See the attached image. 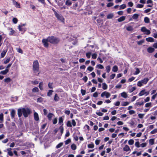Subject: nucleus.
<instances>
[{"mask_svg": "<svg viewBox=\"0 0 157 157\" xmlns=\"http://www.w3.org/2000/svg\"><path fill=\"white\" fill-rule=\"evenodd\" d=\"M59 41V40L58 38L54 36H48L47 39H44L42 40L44 46L46 47L48 46V42L53 44H56Z\"/></svg>", "mask_w": 157, "mask_h": 157, "instance_id": "nucleus-1", "label": "nucleus"}, {"mask_svg": "<svg viewBox=\"0 0 157 157\" xmlns=\"http://www.w3.org/2000/svg\"><path fill=\"white\" fill-rule=\"evenodd\" d=\"M31 112V110L28 108L19 109L17 110V114L18 117H20L23 113L24 117H26Z\"/></svg>", "mask_w": 157, "mask_h": 157, "instance_id": "nucleus-2", "label": "nucleus"}, {"mask_svg": "<svg viewBox=\"0 0 157 157\" xmlns=\"http://www.w3.org/2000/svg\"><path fill=\"white\" fill-rule=\"evenodd\" d=\"M33 71L34 73H37L39 71V65L37 60L34 61L33 65Z\"/></svg>", "mask_w": 157, "mask_h": 157, "instance_id": "nucleus-3", "label": "nucleus"}, {"mask_svg": "<svg viewBox=\"0 0 157 157\" xmlns=\"http://www.w3.org/2000/svg\"><path fill=\"white\" fill-rule=\"evenodd\" d=\"M54 12V14L56 17L57 18V19L60 21L62 22L63 23H64L65 19L63 16L60 13H58L54 9H52Z\"/></svg>", "mask_w": 157, "mask_h": 157, "instance_id": "nucleus-4", "label": "nucleus"}, {"mask_svg": "<svg viewBox=\"0 0 157 157\" xmlns=\"http://www.w3.org/2000/svg\"><path fill=\"white\" fill-rule=\"evenodd\" d=\"M141 31L144 33V34L149 35L151 33L150 31L147 29L145 27H142L141 29Z\"/></svg>", "mask_w": 157, "mask_h": 157, "instance_id": "nucleus-5", "label": "nucleus"}, {"mask_svg": "<svg viewBox=\"0 0 157 157\" xmlns=\"http://www.w3.org/2000/svg\"><path fill=\"white\" fill-rule=\"evenodd\" d=\"M110 95V93L106 91L103 92L101 94V97L102 98H103L105 96L106 98H109Z\"/></svg>", "mask_w": 157, "mask_h": 157, "instance_id": "nucleus-6", "label": "nucleus"}, {"mask_svg": "<svg viewBox=\"0 0 157 157\" xmlns=\"http://www.w3.org/2000/svg\"><path fill=\"white\" fill-rule=\"evenodd\" d=\"M149 93L148 92H146L145 90H141L139 94V95L140 96H141L143 95L144 94H145V96H146L148 95Z\"/></svg>", "mask_w": 157, "mask_h": 157, "instance_id": "nucleus-7", "label": "nucleus"}, {"mask_svg": "<svg viewBox=\"0 0 157 157\" xmlns=\"http://www.w3.org/2000/svg\"><path fill=\"white\" fill-rule=\"evenodd\" d=\"M9 32V35L10 36H12L15 33V31L12 28H9L8 29Z\"/></svg>", "mask_w": 157, "mask_h": 157, "instance_id": "nucleus-8", "label": "nucleus"}, {"mask_svg": "<svg viewBox=\"0 0 157 157\" xmlns=\"http://www.w3.org/2000/svg\"><path fill=\"white\" fill-rule=\"evenodd\" d=\"M13 4L15 6L16 8H20V5L15 0H12Z\"/></svg>", "mask_w": 157, "mask_h": 157, "instance_id": "nucleus-9", "label": "nucleus"}, {"mask_svg": "<svg viewBox=\"0 0 157 157\" xmlns=\"http://www.w3.org/2000/svg\"><path fill=\"white\" fill-rule=\"evenodd\" d=\"M123 150L124 151L126 152L130 151L131 150L129 146L127 145H126L123 148Z\"/></svg>", "mask_w": 157, "mask_h": 157, "instance_id": "nucleus-10", "label": "nucleus"}, {"mask_svg": "<svg viewBox=\"0 0 157 157\" xmlns=\"http://www.w3.org/2000/svg\"><path fill=\"white\" fill-rule=\"evenodd\" d=\"M34 119L35 121H38L39 120V118L38 114L37 113H36V112H35L34 113Z\"/></svg>", "mask_w": 157, "mask_h": 157, "instance_id": "nucleus-11", "label": "nucleus"}, {"mask_svg": "<svg viewBox=\"0 0 157 157\" xmlns=\"http://www.w3.org/2000/svg\"><path fill=\"white\" fill-rule=\"evenodd\" d=\"M155 50V49L152 47H149L147 49V51L149 53L153 52Z\"/></svg>", "mask_w": 157, "mask_h": 157, "instance_id": "nucleus-12", "label": "nucleus"}, {"mask_svg": "<svg viewBox=\"0 0 157 157\" xmlns=\"http://www.w3.org/2000/svg\"><path fill=\"white\" fill-rule=\"evenodd\" d=\"M9 72L8 69H6L5 70L1 71L0 72V74L3 75H6Z\"/></svg>", "mask_w": 157, "mask_h": 157, "instance_id": "nucleus-13", "label": "nucleus"}, {"mask_svg": "<svg viewBox=\"0 0 157 157\" xmlns=\"http://www.w3.org/2000/svg\"><path fill=\"white\" fill-rule=\"evenodd\" d=\"M146 40L147 42H153L154 41V39L153 38L151 37H149L146 39Z\"/></svg>", "mask_w": 157, "mask_h": 157, "instance_id": "nucleus-14", "label": "nucleus"}, {"mask_svg": "<svg viewBox=\"0 0 157 157\" xmlns=\"http://www.w3.org/2000/svg\"><path fill=\"white\" fill-rule=\"evenodd\" d=\"M15 111L13 109H12L11 112V116L12 118H14L15 115Z\"/></svg>", "mask_w": 157, "mask_h": 157, "instance_id": "nucleus-15", "label": "nucleus"}, {"mask_svg": "<svg viewBox=\"0 0 157 157\" xmlns=\"http://www.w3.org/2000/svg\"><path fill=\"white\" fill-rule=\"evenodd\" d=\"M125 17L123 16L119 18H118L117 19V21L118 22H120L124 21L125 20Z\"/></svg>", "mask_w": 157, "mask_h": 157, "instance_id": "nucleus-16", "label": "nucleus"}, {"mask_svg": "<svg viewBox=\"0 0 157 157\" xmlns=\"http://www.w3.org/2000/svg\"><path fill=\"white\" fill-rule=\"evenodd\" d=\"M139 16V14L135 13L132 16V18L134 20H136L138 19Z\"/></svg>", "mask_w": 157, "mask_h": 157, "instance_id": "nucleus-17", "label": "nucleus"}, {"mask_svg": "<svg viewBox=\"0 0 157 157\" xmlns=\"http://www.w3.org/2000/svg\"><path fill=\"white\" fill-rule=\"evenodd\" d=\"M149 80L148 78H146L144 79L143 80H141V81L143 84H146Z\"/></svg>", "mask_w": 157, "mask_h": 157, "instance_id": "nucleus-18", "label": "nucleus"}, {"mask_svg": "<svg viewBox=\"0 0 157 157\" xmlns=\"http://www.w3.org/2000/svg\"><path fill=\"white\" fill-rule=\"evenodd\" d=\"M144 21L145 23H148L150 22V19L147 17H145L144 18Z\"/></svg>", "mask_w": 157, "mask_h": 157, "instance_id": "nucleus-19", "label": "nucleus"}, {"mask_svg": "<svg viewBox=\"0 0 157 157\" xmlns=\"http://www.w3.org/2000/svg\"><path fill=\"white\" fill-rule=\"evenodd\" d=\"M102 88L104 90H106L108 88V86L105 83H103L102 84Z\"/></svg>", "mask_w": 157, "mask_h": 157, "instance_id": "nucleus-20", "label": "nucleus"}, {"mask_svg": "<svg viewBox=\"0 0 157 157\" xmlns=\"http://www.w3.org/2000/svg\"><path fill=\"white\" fill-rule=\"evenodd\" d=\"M121 96L124 98H126L128 95L126 92H124L121 93Z\"/></svg>", "mask_w": 157, "mask_h": 157, "instance_id": "nucleus-21", "label": "nucleus"}, {"mask_svg": "<svg viewBox=\"0 0 157 157\" xmlns=\"http://www.w3.org/2000/svg\"><path fill=\"white\" fill-rule=\"evenodd\" d=\"M59 98L58 96V95L57 94H56L55 95L54 100L56 101H57L59 100Z\"/></svg>", "mask_w": 157, "mask_h": 157, "instance_id": "nucleus-22", "label": "nucleus"}, {"mask_svg": "<svg viewBox=\"0 0 157 157\" xmlns=\"http://www.w3.org/2000/svg\"><path fill=\"white\" fill-rule=\"evenodd\" d=\"M54 115L52 113H49L48 115V117L49 120H51L52 118L54 116Z\"/></svg>", "mask_w": 157, "mask_h": 157, "instance_id": "nucleus-23", "label": "nucleus"}, {"mask_svg": "<svg viewBox=\"0 0 157 157\" xmlns=\"http://www.w3.org/2000/svg\"><path fill=\"white\" fill-rule=\"evenodd\" d=\"M7 51V50H4L1 53V56L2 58H3L5 56L6 53Z\"/></svg>", "mask_w": 157, "mask_h": 157, "instance_id": "nucleus-24", "label": "nucleus"}, {"mask_svg": "<svg viewBox=\"0 0 157 157\" xmlns=\"http://www.w3.org/2000/svg\"><path fill=\"white\" fill-rule=\"evenodd\" d=\"M65 4L66 5L70 6L72 4V2L70 0H67Z\"/></svg>", "mask_w": 157, "mask_h": 157, "instance_id": "nucleus-25", "label": "nucleus"}, {"mask_svg": "<svg viewBox=\"0 0 157 157\" xmlns=\"http://www.w3.org/2000/svg\"><path fill=\"white\" fill-rule=\"evenodd\" d=\"M3 121V114L2 113L0 114V123H2Z\"/></svg>", "mask_w": 157, "mask_h": 157, "instance_id": "nucleus-26", "label": "nucleus"}, {"mask_svg": "<svg viewBox=\"0 0 157 157\" xmlns=\"http://www.w3.org/2000/svg\"><path fill=\"white\" fill-rule=\"evenodd\" d=\"M118 70V68L117 66H114L112 68V71L114 72H116Z\"/></svg>", "mask_w": 157, "mask_h": 157, "instance_id": "nucleus-27", "label": "nucleus"}, {"mask_svg": "<svg viewBox=\"0 0 157 157\" xmlns=\"http://www.w3.org/2000/svg\"><path fill=\"white\" fill-rule=\"evenodd\" d=\"M18 29L20 31H25V29L24 28H23V27H22L21 26H18Z\"/></svg>", "mask_w": 157, "mask_h": 157, "instance_id": "nucleus-28", "label": "nucleus"}, {"mask_svg": "<svg viewBox=\"0 0 157 157\" xmlns=\"http://www.w3.org/2000/svg\"><path fill=\"white\" fill-rule=\"evenodd\" d=\"M53 91L52 90H49L47 93V96L48 97H51L52 95V92Z\"/></svg>", "mask_w": 157, "mask_h": 157, "instance_id": "nucleus-29", "label": "nucleus"}, {"mask_svg": "<svg viewBox=\"0 0 157 157\" xmlns=\"http://www.w3.org/2000/svg\"><path fill=\"white\" fill-rule=\"evenodd\" d=\"M71 149L73 150H75V149H76V148H77V147H76V145L74 144H72L71 145Z\"/></svg>", "mask_w": 157, "mask_h": 157, "instance_id": "nucleus-30", "label": "nucleus"}, {"mask_svg": "<svg viewBox=\"0 0 157 157\" xmlns=\"http://www.w3.org/2000/svg\"><path fill=\"white\" fill-rule=\"evenodd\" d=\"M106 70L107 72L109 73L111 70L110 67L109 65L105 67Z\"/></svg>", "mask_w": 157, "mask_h": 157, "instance_id": "nucleus-31", "label": "nucleus"}, {"mask_svg": "<svg viewBox=\"0 0 157 157\" xmlns=\"http://www.w3.org/2000/svg\"><path fill=\"white\" fill-rule=\"evenodd\" d=\"M63 119L62 117H60L59 120V123L60 124H62V125H63Z\"/></svg>", "mask_w": 157, "mask_h": 157, "instance_id": "nucleus-32", "label": "nucleus"}, {"mask_svg": "<svg viewBox=\"0 0 157 157\" xmlns=\"http://www.w3.org/2000/svg\"><path fill=\"white\" fill-rule=\"evenodd\" d=\"M126 7L125 4H123L120 6L119 10H122L125 9Z\"/></svg>", "mask_w": 157, "mask_h": 157, "instance_id": "nucleus-33", "label": "nucleus"}, {"mask_svg": "<svg viewBox=\"0 0 157 157\" xmlns=\"http://www.w3.org/2000/svg\"><path fill=\"white\" fill-rule=\"evenodd\" d=\"M145 42V40H140V41L137 42V44L139 45H140L144 43Z\"/></svg>", "mask_w": 157, "mask_h": 157, "instance_id": "nucleus-34", "label": "nucleus"}, {"mask_svg": "<svg viewBox=\"0 0 157 157\" xmlns=\"http://www.w3.org/2000/svg\"><path fill=\"white\" fill-rule=\"evenodd\" d=\"M152 104L151 102L147 103L145 105V106L146 107H151L152 106Z\"/></svg>", "mask_w": 157, "mask_h": 157, "instance_id": "nucleus-35", "label": "nucleus"}, {"mask_svg": "<svg viewBox=\"0 0 157 157\" xmlns=\"http://www.w3.org/2000/svg\"><path fill=\"white\" fill-rule=\"evenodd\" d=\"M67 125L68 127H72L71 122L70 121H68L67 123Z\"/></svg>", "mask_w": 157, "mask_h": 157, "instance_id": "nucleus-36", "label": "nucleus"}, {"mask_svg": "<svg viewBox=\"0 0 157 157\" xmlns=\"http://www.w3.org/2000/svg\"><path fill=\"white\" fill-rule=\"evenodd\" d=\"M134 141L132 139H131L128 141V144L130 145H132L133 144Z\"/></svg>", "mask_w": 157, "mask_h": 157, "instance_id": "nucleus-37", "label": "nucleus"}, {"mask_svg": "<svg viewBox=\"0 0 157 157\" xmlns=\"http://www.w3.org/2000/svg\"><path fill=\"white\" fill-rule=\"evenodd\" d=\"M113 17V13H111L108 14L107 16V18L108 19H111Z\"/></svg>", "mask_w": 157, "mask_h": 157, "instance_id": "nucleus-38", "label": "nucleus"}, {"mask_svg": "<svg viewBox=\"0 0 157 157\" xmlns=\"http://www.w3.org/2000/svg\"><path fill=\"white\" fill-rule=\"evenodd\" d=\"M43 83L42 82H40L39 85V87L40 89V90H43Z\"/></svg>", "mask_w": 157, "mask_h": 157, "instance_id": "nucleus-39", "label": "nucleus"}, {"mask_svg": "<svg viewBox=\"0 0 157 157\" xmlns=\"http://www.w3.org/2000/svg\"><path fill=\"white\" fill-rule=\"evenodd\" d=\"M39 91V89L37 87H34L32 90V91L33 92H38Z\"/></svg>", "mask_w": 157, "mask_h": 157, "instance_id": "nucleus-40", "label": "nucleus"}, {"mask_svg": "<svg viewBox=\"0 0 157 157\" xmlns=\"http://www.w3.org/2000/svg\"><path fill=\"white\" fill-rule=\"evenodd\" d=\"M129 104V102L126 101V102H122V105L123 106H126L128 105Z\"/></svg>", "mask_w": 157, "mask_h": 157, "instance_id": "nucleus-41", "label": "nucleus"}, {"mask_svg": "<svg viewBox=\"0 0 157 157\" xmlns=\"http://www.w3.org/2000/svg\"><path fill=\"white\" fill-rule=\"evenodd\" d=\"M4 82H9L11 81V79L10 78L8 77L4 80Z\"/></svg>", "mask_w": 157, "mask_h": 157, "instance_id": "nucleus-42", "label": "nucleus"}, {"mask_svg": "<svg viewBox=\"0 0 157 157\" xmlns=\"http://www.w3.org/2000/svg\"><path fill=\"white\" fill-rule=\"evenodd\" d=\"M63 143H60L59 144L56 146V148H60L63 145Z\"/></svg>", "mask_w": 157, "mask_h": 157, "instance_id": "nucleus-43", "label": "nucleus"}, {"mask_svg": "<svg viewBox=\"0 0 157 157\" xmlns=\"http://www.w3.org/2000/svg\"><path fill=\"white\" fill-rule=\"evenodd\" d=\"M136 71L135 73L134 74V75H137L140 72V71L139 70V69L138 68H136Z\"/></svg>", "mask_w": 157, "mask_h": 157, "instance_id": "nucleus-44", "label": "nucleus"}, {"mask_svg": "<svg viewBox=\"0 0 157 157\" xmlns=\"http://www.w3.org/2000/svg\"><path fill=\"white\" fill-rule=\"evenodd\" d=\"M71 122V124H72V125L74 127H75L76 126V122L74 120H73V119L72 120Z\"/></svg>", "mask_w": 157, "mask_h": 157, "instance_id": "nucleus-45", "label": "nucleus"}, {"mask_svg": "<svg viewBox=\"0 0 157 157\" xmlns=\"http://www.w3.org/2000/svg\"><path fill=\"white\" fill-rule=\"evenodd\" d=\"M12 21L14 24H16L18 21V20L16 18L14 17Z\"/></svg>", "mask_w": 157, "mask_h": 157, "instance_id": "nucleus-46", "label": "nucleus"}, {"mask_svg": "<svg viewBox=\"0 0 157 157\" xmlns=\"http://www.w3.org/2000/svg\"><path fill=\"white\" fill-rule=\"evenodd\" d=\"M126 29L128 31H131L133 30V28L132 26H129L127 27Z\"/></svg>", "mask_w": 157, "mask_h": 157, "instance_id": "nucleus-47", "label": "nucleus"}, {"mask_svg": "<svg viewBox=\"0 0 157 157\" xmlns=\"http://www.w3.org/2000/svg\"><path fill=\"white\" fill-rule=\"evenodd\" d=\"M43 101V98L40 97L37 99V102H41Z\"/></svg>", "mask_w": 157, "mask_h": 157, "instance_id": "nucleus-48", "label": "nucleus"}, {"mask_svg": "<svg viewBox=\"0 0 157 157\" xmlns=\"http://www.w3.org/2000/svg\"><path fill=\"white\" fill-rule=\"evenodd\" d=\"M143 83L142 81H139L137 83V85L139 87L143 85Z\"/></svg>", "mask_w": 157, "mask_h": 157, "instance_id": "nucleus-49", "label": "nucleus"}, {"mask_svg": "<svg viewBox=\"0 0 157 157\" xmlns=\"http://www.w3.org/2000/svg\"><path fill=\"white\" fill-rule=\"evenodd\" d=\"M144 104V103L143 102H137L135 103V105H143Z\"/></svg>", "mask_w": 157, "mask_h": 157, "instance_id": "nucleus-50", "label": "nucleus"}, {"mask_svg": "<svg viewBox=\"0 0 157 157\" xmlns=\"http://www.w3.org/2000/svg\"><path fill=\"white\" fill-rule=\"evenodd\" d=\"M144 6V5H143L142 4H138L136 6V7L137 8H143Z\"/></svg>", "mask_w": 157, "mask_h": 157, "instance_id": "nucleus-51", "label": "nucleus"}, {"mask_svg": "<svg viewBox=\"0 0 157 157\" xmlns=\"http://www.w3.org/2000/svg\"><path fill=\"white\" fill-rule=\"evenodd\" d=\"M114 4L112 2H109L106 5V6L108 7H110L111 6H113V5Z\"/></svg>", "mask_w": 157, "mask_h": 157, "instance_id": "nucleus-52", "label": "nucleus"}, {"mask_svg": "<svg viewBox=\"0 0 157 157\" xmlns=\"http://www.w3.org/2000/svg\"><path fill=\"white\" fill-rule=\"evenodd\" d=\"M48 87L50 89H52L53 88V83L49 82L48 84Z\"/></svg>", "mask_w": 157, "mask_h": 157, "instance_id": "nucleus-53", "label": "nucleus"}, {"mask_svg": "<svg viewBox=\"0 0 157 157\" xmlns=\"http://www.w3.org/2000/svg\"><path fill=\"white\" fill-rule=\"evenodd\" d=\"M71 142V140L70 139H68L66 140L65 142V144L66 145H67L70 143Z\"/></svg>", "mask_w": 157, "mask_h": 157, "instance_id": "nucleus-54", "label": "nucleus"}, {"mask_svg": "<svg viewBox=\"0 0 157 157\" xmlns=\"http://www.w3.org/2000/svg\"><path fill=\"white\" fill-rule=\"evenodd\" d=\"M94 145L93 144H88V147L89 148H93L94 147Z\"/></svg>", "mask_w": 157, "mask_h": 157, "instance_id": "nucleus-55", "label": "nucleus"}, {"mask_svg": "<svg viewBox=\"0 0 157 157\" xmlns=\"http://www.w3.org/2000/svg\"><path fill=\"white\" fill-rule=\"evenodd\" d=\"M10 58H8L6 60H5L4 62V63L5 64H7V63H8L10 62Z\"/></svg>", "mask_w": 157, "mask_h": 157, "instance_id": "nucleus-56", "label": "nucleus"}, {"mask_svg": "<svg viewBox=\"0 0 157 157\" xmlns=\"http://www.w3.org/2000/svg\"><path fill=\"white\" fill-rule=\"evenodd\" d=\"M97 67H98L101 69H102L104 68L103 66L101 64H98L96 66Z\"/></svg>", "mask_w": 157, "mask_h": 157, "instance_id": "nucleus-57", "label": "nucleus"}, {"mask_svg": "<svg viewBox=\"0 0 157 157\" xmlns=\"http://www.w3.org/2000/svg\"><path fill=\"white\" fill-rule=\"evenodd\" d=\"M97 55L96 53H94L92 55V58L93 59H95L97 57Z\"/></svg>", "mask_w": 157, "mask_h": 157, "instance_id": "nucleus-58", "label": "nucleus"}, {"mask_svg": "<svg viewBox=\"0 0 157 157\" xmlns=\"http://www.w3.org/2000/svg\"><path fill=\"white\" fill-rule=\"evenodd\" d=\"M156 132H157V128L154 129L153 130L151 131V134H154Z\"/></svg>", "mask_w": 157, "mask_h": 157, "instance_id": "nucleus-59", "label": "nucleus"}, {"mask_svg": "<svg viewBox=\"0 0 157 157\" xmlns=\"http://www.w3.org/2000/svg\"><path fill=\"white\" fill-rule=\"evenodd\" d=\"M154 144V140L153 139H150L149 140V144L151 145H152L153 144Z\"/></svg>", "mask_w": 157, "mask_h": 157, "instance_id": "nucleus-60", "label": "nucleus"}, {"mask_svg": "<svg viewBox=\"0 0 157 157\" xmlns=\"http://www.w3.org/2000/svg\"><path fill=\"white\" fill-rule=\"evenodd\" d=\"M135 145L137 147H140L139 142L138 141L136 142L135 143Z\"/></svg>", "mask_w": 157, "mask_h": 157, "instance_id": "nucleus-61", "label": "nucleus"}, {"mask_svg": "<svg viewBox=\"0 0 157 157\" xmlns=\"http://www.w3.org/2000/svg\"><path fill=\"white\" fill-rule=\"evenodd\" d=\"M87 70L90 71H91L94 70V68L91 67L90 66L87 67Z\"/></svg>", "mask_w": 157, "mask_h": 157, "instance_id": "nucleus-62", "label": "nucleus"}, {"mask_svg": "<svg viewBox=\"0 0 157 157\" xmlns=\"http://www.w3.org/2000/svg\"><path fill=\"white\" fill-rule=\"evenodd\" d=\"M91 55V53L90 52H87L86 53V56L88 59L90 58Z\"/></svg>", "mask_w": 157, "mask_h": 157, "instance_id": "nucleus-63", "label": "nucleus"}, {"mask_svg": "<svg viewBox=\"0 0 157 157\" xmlns=\"http://www.w3.org/2000/svg\"><path fill=\"white\" fill-rule=\"evenodd\" d=\"M136 89V88L135 87H132L131 89L129 90V92L131 93L133 92Z\"/></svg>", "mask_w": 157, "mask_h": 157, "instance_id": "nucleus-64", "label": "nucleus"}]
</instances>
